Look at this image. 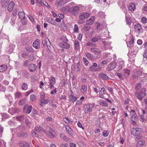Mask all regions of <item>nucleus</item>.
<instances>
[{"mask_svg": "<svg viewBox=\"0 0 147 147\" xmlns=\"http://www.w3.org/2000/svg\"><path fill=\"white\" fill-rule=\"evenodd\" d=\"M10 0H1V4L3 7H5Z\"/></svg>", "mask_w": 147, "mask_h": 147, "instance_id": "28", "label": "nucleus"}, {"mask_svg": "<svg viewBox=\"0 0 147 147\" xmlns=\"http://www.w3.org/2000/svg\"><path fill=\"white\" fill-rule=\"evenodd\" d=\"M126 21L127 24H130L131 23V21L129 18L127 17L126 16Z\"/></svg>", "mask_w": 147, "mask_h": 147, "instance_id": "50", "label": "nucleus"}, {"mask_svg": "<svg viewBox=\"0 0 147 147\" xmlns=\"http://www.w3.org/2000/svg\"><path fill=\"white\" fill-rule=\"evenodd\" d=\"M33 90L32 89L30 90L27 92L25 93V95L26 96H27L29 95L30 93L33 92Z\"/></svg>", "mask_w": 147, "mask_h": 147, "instance_id": "60", "label": "nucleus"}, {"mask_svg": "<svg viewBox=\"0 0 147 147\" xmlns=\"http://www.w3.org/2000/svg\"><path fill=\"white\" fill-rule=\"evenodd\" d=\"M95 17L94 16H91L90 18L86 21V24L88 25H92L94 21Z\"/></svg>", "mask_w": 147, "mask_h": 147, "instance_id": "16", "label": "nucleus"}, {"mask_svg": "<svg viewBox=\"0 0 147 147\" xmlns=\"http://www.w3.org/2000/svg\"><path fill=\"white\" fill-rule=\"evenodd\" d=\"M120 79L123 80V78L122 76V74L120 73H118L116 74Z\"/></svg>", "mask_w": 147, "mask_h": 147, "instance_id": "63", "label": "nucleus"}, {"mask_svg": "<svg viewBox=\"0 0 147 147\" xmlns=\"http://www.w3.org/2000/svg\"><path fill=\"white\" fill-rule=\"evenodd\" d=\"M146 90L144 88H142L139 93H136L135 94L137 97L140 100H142L143 98L146 95Z\"/></svg>", "mask_w": 147, "mask_h": 147, "instance_id": "2", "label": "nucleus"}, {"mask_svg": "<svg viewBox=\"0 0 147 147\" xmlns=\"http://www.w3.org/2000/svg\"><path fill=\"white\" fill-rule=\"evenodd\" d=\"M79 29L77 24L74 25V31L75 32H78Z\"/></svg>", "mask_w": 147, "mask_h": 147, "instance_id": "62", "label": "nucleus"}, {"mask_svg": "<svg viewBox=\"0 0 147 147\" xmlns=\"http://www.w3.org/2000/svg\"><path fill=\"white\" fill-rule=\"evenodd\" d=\"M49 131H44V132L52 138L55 137V134L53 130L51 127H49Z\"/></svg>", "mask_w": 147, "mask_h": 147, "instance_id": "8", "label": "nucleus"}, {"mask_svg": "<svg viewBox=\"0 0 147 147\" xmlns=\"http://www.w3.org/2000/svg\"><path fill=\"white\" fill-rule=\"evenodd\" d=\"M94 106V104H89L86 105H85L84 109L85 113L86 114H87L88 113L91 112L92 111V109Z\"/></svg>", "mask_w": 147, "mask_h": 147, "instance_id": "3", "label": "nucleus"}, {"mask_svg": "<svg viewBox=\"0 0 147 147\" xmlns=\"http://www.w3.org/2000/svg\"><path fill=\"white\" fill-rule=\"evenodd\" d=\"M101 67L100 65H98L96 63H93L92 65L90 67L89 69V71H99L101 69Z\"/></svg>", "mask_w": 147, "mask_h": 147, "instance_id": "1", "label": "nucleus"}, {"mask_svg": "<svg viewBox=\"0 0 147 147\" xmlns=\"http://www.w3.org/2000/svg\"><path fill=\"white\" fill-rule=\"evenodd\" d=\"M80 7L78 6H74L72 7H70L69 9V13L72 14L77 13L79 12Z\"/></svg>", "mask_w": 147, "mask_h": 147, "instance_id": "10", "label": "nucleus"}, {"mask_svg": "<svg viewBox=\"0 0 147 147\" xmlns=\"http://www.w3.org/2000/svg\"><path fill=\"white\" fill-rule=\"evenodd\" d=\"M82 60L85 65L86 66H88L89 63V62L88 60L85 57H84L83 58Z\"/></svg>", "mask_w": 147, "mask_h": 147, "instance_id": "41", "label": "nucleus"}, {"mask_svg": "<svg viewBox=\"0 0 147 147\" xmlns=\"http://www.w3.org/2000/svg\"><path fill=\"white\" fill-rule=\"evenodd\" d=\"M85 55L87 58L89 59L92 60L94 59V56L89 53H86Z\"/></svg>", "mask_w": 147, "mask_h": 147, "instance_id": "31", "label": "nucleus"}, {"mask_svg": "<svg viewBox=\"0 0 147 147\" xmlns=\"http://www.w3.org/2000/svg\"><path fill=\"white\" fill-rule=\"evenodd\" d=\"M117 66V63L115 61H113L110 63L108 65L107 68V70L110 71L114 69Z\"/></svg>", "mask_w": 147, "mask_h": 147, "instance_id": "9", "label": "nucleus"}, {"mask_svg": "<svg viewBox=\"0 0 147 147\" xmlns=\"http://www.w3.org/2000/svg\"><path fill=\"white\" fill-rule=\"evenodd\" d=\"M111 59H110L109 60H107V61L106 60H104L103 61L100 63V64L101 65H104L105 64H106L108 63L109 61H110Z\"/></svg>", "mask_w": 147, "mask_h": 147, "instance_id": "44", "label": "nucleus"}, {"mask_svg": "<svg viewBox=\"0 0 147 147\" xmlns=\"http://www.w3.org/2000/svg\"><path fill=\"white\" fill-rule=\"evenodd\" d=\"M137 115L136 113H134L132 114L131 116V119L132 121L135 122V121L137 119Z\"/></svg>", "mask_w": 147, "mask_h": 147, "instance_id": "35", "label": "nucleus"}, {"mask_svg": "<svg viewBox=\"0 0 147 147\" xmlns=\"http://www.w3.org/2000/svg\"><path fill=\"white\" fill-rule=\"evenodd\" d=\"M135 8V4L133 3H131L128 7V9L131 11H133Z\"/></svg>", "mask_w": 147, "mask_h": 147, "instance_id": "24", "label": "nucleus"}, {"mask_svg": "<svg viewBox=\"0 0 147 147\" xmlns=\"http://www.w3.org/2000/svg\"><path fill=\"white\" fill-rule=\"evenodd\" d=\"M82 28L86 31H88L90 28H91L90 26H88L86 25H84L83 26Z\"/></svg>", "mask_w": 147, "mask_h": 147, "instance_id": "47", "label": "nucleus"}, {"mask_svg": "<svg viewBox=\"0 0 147 147\" xmlns=\"http://www.w3.org/2000/svg\"><path fill=\"white\" fill-rule=\"evenodd\" d=\"M24 115H22L16 117L17 119L20 121H23L24 119Z\"/></svg>", "mask_w": 147, "mask_h": 147, "instance_id": "42", "label": "nucleus"}, {"mask_svg": "<svg viewBox=\"0 0 147 147\" xmlns=\"http://www.w3.org/2000/svg\"><path fill=\"white\" fill-rule=\"evenodd\" d=\"M101 53V51L99 49L96 48V51H95L94 54L99 55H100Z\"/></svg>", "mask_w": 147, "mask_h": 147, "instance_id": "49", "label": "nucleus"}, {"mask_svg": "<svg viewBox=\"0 0 147 147\" xmlns=\"http://www.w3.org/2000/svg\"><path fill=\"white\" fill-rule=\"evenodd\" d=\"M74 49L75 50H78L80 46L79 42L77 40H75L74 41Z\"/></svg>", "mask_w": 147, "mask_h": 147, "instance_id": "32", "label": "nucleus"}, {"mask_svg": "<svg viewBox=\"0 0 147 147\" xmlns=\"http://www.w3.org/2000/svg\"><path fill=\"white\" fill-rule=\"evenodd\" d=\"M134 38H132L130 41L128 43H127L128 47H132L134 46Z\"/></svg>", "mask_w": 147, "mask_h": 147, "instance_id": "27", "label": "nucleus"}, {"mask_svg": "<svg viewBox=\"0 0 147 147\" xmlns=\"http://www.w3.org/2000/svg\"><path fill=\"white\" fill-rule=\"evenodd\" d=\"M32 136L35 138L38 137V134L34 131H32Z\"/></svg>", "mask_w": 147, "mask_h": 147, "instance_id": "58", "label": "nucleus"}, {"mask_svg": "<svg viewBox=\"0 0 147 147\" xmlns=\"http://www.w3.org/2000/svg\"><path fill=\"white\" fill-rule=\"evenodd\" d=\"M103 39H102L101 41L104 45L109 46L111 45V42H107L106 41L103 40Z\"/></svg>", "mask_w": 147, "mask_h": 147, "instance_id": "46", "label": "nucleus"}, {"mask_svg": "<svg viewBox=\"0 0 147 147\" xmlns=\"http://www.w3.org/2000/svg\"><path fill=\"white\" fill-rule=\"evenodd\" d=\"M22 96L21 93L19 92H17L16 93L15 96L17 98H20Z\"/></svg>", "mask_w": 147, "mask_h": 147, "instance_id": "55", "label": "nucleus"}, {"mask_svg": "<svg viewBox=\"0 0 147 147\" xmlns=\"http://www.w3.org/2000/svg\"><path fill=\"white\" fill-rule=\"evenodd\" d=\"M29 70L31 72H33L36 69L37 66L34 63H31L29 66Z\"/></svg>", "mask_w": 147, "mask_h": 147, "instance_id": "12", "label": "nucleus"}, {"mask_svg": "<svg viewBox=\"0 0 147 147\" xmlns=\"http://www.w3.org/2000/svg\"><path fill=\"white\" fill-rule=\"evenodd\" d=\"M109 134V131H108L105 130L102 132V135L105 137H107Z\"/></svg>", "mask_w": 147, "mask_h": 147, "instance_id": "53", "label": "nucleus"}, {"mask_svg": "<svg viewBox=\"0 0 147 147\" xmlns=\"http://www.w3.org/2000/svg\"><path fill=\"white\" fill-rule=\"evenodd\" d=\"M18 16L21 19L26 18L25 13L23 11L19 12L18 13Z\"/></svg>", "mask_w": 147, "mask_h": 147, "instance_id": "34", "label": "nucleus"}, {"mask_svg": "<svg viewBox=\"0 0 147 147\" xmlns=\"http://www.w3.org/2000/svg\"><path fill=\"white\" fill-rule=\"evenodd\" d=\"M123 71L125 75L128 76L129 75L130 72V70L125 69H123Z\"/></svg>", "mask_w": 147, "mask_h": 147, "instance_id": "39", "label": "nucleus"}, {"mask_svg": "<svg viewBox=\"0 0 147 147\" xmlns=\"http://www.w3.org/2000/svg\"><path fill=\"white\" fill-rule=\"evenodd\" d=\"M17 136L21 138H27L28 136V134L27 132H21L18 133Z\"/></svg>", "mask_w": 147, "mask_h": 147, "instance_id": "18", "label": "nucleus"}, {"mask_svg": "<svg viewBox=\"0 0 147 147\" xmlns=\"http://www.w3.org/2000/svg\"><path fill=\"white\" fill-rule=\"evenodd\" d=\"M26 102V100L25 99H23L20 100L19 102V104L20 105H22L24 104H25Z\"/></svg>", "mask_w": 147, "mask_h": 147, "instance_id": "43", "label": "nucleus"}, {"mask_svg": "<svg viewBox=\"0 0 147 147\" xmlns=\"http://www.w3.org/2000/svg\"><path fill=\"white\" fill-rule=\"evenodd\" d=\"M77 100L76 97L73 95H70L69 96V100L70 102H75Z\"/></svg>", "mask_w": 147, "mask_h": 147, "instance_id": "30", "label": "nucleus"}, {"mask_svg": "<svg viewBox=\"0 0 147 147\" xmlns=\"http://www.w3.org/2000/svg\"><path fill=\"white\" fill-rule=\"evenodd\" d=\"M134 29L136 32H137L138 33H142L143 32L142 29L141 25L139 23L136 24L134 26Z\"/></svg>", "mask_w": 147, "mask_h": 147, "instance_id": "11", "label": "nucleus"}, {"mask_svg": "<svg viewBox=\"0 0 147 147\" xmlns=\"http://www.w3.org/2000/svg\"><path fill=\"white\" fill-rule=\"evenodd\" d=\"M57 92V88H55L53 90L51 91V94H55Z\"/></svg>", "mask_w": 147, "mask_h": 147, "instance_id": "64", "label": "nucleus"}, {"mask_svg": "<svg viewBox=\"0 0 147 147\" xmlns=\"http://www.w3.org/2000/svg\"><path fill=\"white\" fill-rule=\"evenodd\" d=\"M32 108V106H31L30 105L28 106L26 111V113H30L31 112Z\"/></svg>", "mask_w": 147, "mask_h": 147, "instance_id": "52", "label": "nucleus"}, {"mask_svg": "<svg viewBox=\"0 0 147 147\" xmlns=\"http://www.w3.org/2000/svg\"><path fill=\"white\" fill-rule=\"evenodd\" d=\"M87 86L85 85H83L82 86L81 91L84 94H86L87 92Z\"/></svg>", "mask_w": 147, "mask_h": 147, "instance_id": "26", "label": "nucleus"}, {"mask_svg": "<svg viewBox=\"0 0 147 147\" xmlns=\"http://www.w3.org/2000/svg\"><path fill=\"white\" fill-rule=\"evenodd\" d=\"M49 84H55L56 83L55 78L53 76L51 77L49 79Z\"/></svg>", "mask_w": 147, "mask_h": 147, "instance_id": "29", "label": "nucleus"}, {"mask_svg": "<svg viewBox=\"0 0 147 147\" xmlns=\"http://www.w3.org/2000/svg\"><path fill=\"white\" fill-rule=\"evenodd\" d=\"M141 21L142 23L145 24L147 23V18L146 17H144L142 18Z\"/></svg>", "mask_w": 147, "mask_h": 147, "instance_id": "45", "label": "nucleus"}, {"mask_svg": "<svg viewBox=\"0 0 147 147\" xmlns=\"http://www.w3.org/2000/svg\"><path fill=\"white\" fill-rule=\"evenodd\" d=\"M141 132V129L139 128H133L131 130V134L134 136H138Z\"/></svg>", "mask_w": 147, "mask_h": 147, "instance_id": "4", "label": "nucleus"}, {"mask_svg": "<svg viewBox=\"0 0 147 147\" xmlns=\"http://www.w3.org/2000/svg\"><path fill=\"white\" fill-rule=\"evenodd\" d=\"M98 76L100 78L105 80H108L109 79L106 74L103 73H99L98 74Z\"/></svg>", "mask_w": 147, "mask_h": 147, "instance_id": "20", "label": "nucleus"}, {"mask_svg": "<svg viewBox=\"0 0 147 147\" xmlns=\"http://www.w3.org/2000/svg\"><path fill=\"white\" fill-rule=\"evenodd\" d=\"M25 120L27 126L29 128H30L31 124L30 122L29 121L28 119H25Z\"/></svg>", "mask_w": 147, "mask_h": 147, "instance_id": "56", "label": "nucleus"}, {"mask_svg": "<svg viewBox=\"0 0 147 147\" xmlns=\"http://www.w3.org/2000/svg\"><path fill=\"white\" fill-rule=\"evenodd\" d=\"M70 7L69 6H66L65 7H62L61 8V10L63 12H65V13H69V9Z\"/></svg>", "mask_w": 147, "mask_h": 147, "instance_id": "25", "label": "nucleus"}, {"mask_svg": "<svg viewBox=\"0 0 147 147\" xmlns=\"http://www.w3.org/2000/svg\"><path fill=\"white\" fill-rule=\"evenodd\" d=\"M30 99L33 101H34L36 100V96L33 94H31L30 96Z\"/></svg>", "mask_w": 147, "mask_h": 147, "instance_id": "51", "label": "nucleus"}, {"mask_svg": "<svg viewBox=\"0 0 147 147\" xmlns=\"http://www.w3.org/2000/svg\"><path fill=\"white\" fill-rule=\"evenodd\" d=\"M29 52H34V50L33 49L32 47L31 46H27L25 48Z\"/></svg>", "mask_w": 147, "mask_h": 147, "instance_id": "38", "label": "nucleus"}, {"mask_svg": "<svg viewBox=\"0 0 147 147\" xmlns=\"http://www.w3.org/2000/svg\"><path fill=\"white\" fill-rule=\"evenodd\" d=\"M15 4L13 1H11L8 5L7 9L9 12H11L14 7Z\"/></svg>", "mask_w": 147, "mask_h": 147, "instance_id": "15", "label": "nucleus"}, {"mask_svg": "<svg viewBox=\"0 0 147 147\" xmlns=\"http://www.w3.org/2000/svg\"><path fill=\"white\" fill-rule=\"evenodd\" d=\"M7 69V66L6 65H0V72L4 71Z\"/></svg>", "mask_w": 147, "mask_h": 147, "instance_id": "33", "label": "nucleus"}, {"mask_svg": "<svg viewBox=\"0 0 147 147\" xmlns=\"http://www.w3.org/2000/svg\"><path fill=\"white\" fill-rule=\"evenodd\" d=\"M145 144L144 141L140 140V141L137 144V146H141Z\"/></svg>", "mask_w": 147, "mask_h": 147, "instance_id": "48", "label": "nucleus"}, {"mask_svg": "<svg viewBox=\"0 0 147 147\" xmlns=\"http://www.w3.org/2000/svg\"><path fill=\"white\" fill-rule=\"evenodd\" d=\"M66 40L65 42H61L59 44V46L61 48L65 49H68L70 47V45L67 43L68 40L65 38Z\"/></svg>", "mask_w": 147, "mask_h": 147, "instance_id": "6", "label": "nucleus"}, {"mask_svg": "<svg viewBox=\"0 0 147 147\" xmlns=\"http://www.w3.org/2000/svg\"><path fill=\"white\" fill-rule=\"evenodd\" d=\"M90 14L88 12H82L80 14L79 16V18L80 20H84L85 19H86L90 16Z\"/></svg>", "mask_w": 147, "mask_h": 147, "instance_id": "5", "label": "nucleus"}, {"mask_svg": "<svg viewBox=\"0 0 147 147\" xmlns=\"http://www.w3.org/2000/svg\"><path fill=\"white\" fill-rule=\"evenodd\" d=\"M100 105L105 107H107L108 105V103L106 101L102 100L100 102Z\"/></svg>", "mask_w": 147, "mask_h": 147, "instance_id": "37", "label": "nucleus"}, {"mask_svg": "<svg viewBox=\"0 0 147 147\" xmlns=\"http://www.w3.org/2000/svg\"><path fill=\"white\" fill-rule=\"evenodd\" d=\"M21 23L23 25H26L27 24V21L26 20V18H22L21 19Z\"/></svg>", "mask_w": 147, "mask_h": 147, "instance_id": "54", "label": "nucleus"}, {"mask_svg": "<svg viewBox=\"0 0 147 147\" xmlns=\"http://www.w3.org/2000/svg\"><path fill=\"white\" fill-rule=\"evenodd\" d=\"M65 127L68 133L71 136H72L74 134L73 130L68 126L65 125Z\"/></svg>", "mask_w": 147, "mask_h": 147, "instance_id": "22", "label": "nucleus"}, {"mask_svg": "<svg viewBox=\"0 0 147 147\" xmlns=\"http://www.w3.org/2000/svg\"><path fill=\"white\" fill-rule=\"evenodd\" d=\"M60 137L61 139H63L64 141H65L67 142H68L70 141V139L67 137L64 134H61Z\"/></svg>", "mask_w": 147, "mask_h": 147, "instance_id": "19", "label": "nucleus"}, {"mask_svg": "<svg viewBox=\"0 0 147 147\" xmlns=\"http://www.w3.org/2000/svg\"><path fill=\"white\" fill-rule=\"evenodd\" d=\"M28 18L32 22H34L35 21L33 17L30 15H28Z\"/></svg>", "mask_w": 147, "mask_h": 147, "instance_id": "57", "label": "nucleus"}, {"mask_svg": "<svg viewBox=\"0 0 147 147\" xmlns=\"http://www.w3.org/2000/svg\"><path fill=\"white\" fill-rule=\"evenodd\" d=\"M33 47L36 49H38L40 47V40L37 39L32 44Z\"/></svg>", "mask_w": 147, "mask_h": 147, "instance_id": "17", "label": "nucleus"}, {"mask_svg": "<svg viewBox=\"0 0 147 147\" xmlns=\"http://www.w3.org/2000/svg\"><path fill=\"white\" fill-rule=\"evenodd\" d=\"M21 87L22 90H26L28 88V85L26 83H24L22 84Z\"/></svg>", "mask_w": 147, "mask_h": 147, "instance_id": "36", "label": "nucleus"}, {"mask_svg": "<svg viewBox=\"0 0 147 147\" xmlns=\"http://www.w3.org/2000/svg\"><path fill=\"white\" fill-rule=\"evenodd\" d=\"M19 145L21 147H29L30 144L24 141H21L19 142L18 143Z\"/></svg>", "mask_w": 147, "mask_h": 147, "instance_id": "13", "label": "nucleus"}, {"mask_svg": "<svg viewBox=\"0 0 147 147\" xmlns=\"http://www.w3.org/2000/svg\"><path fill=\"white\" fill-rule=\"evenodd\" d=\"M142 74V72H141L140 71L136 72L133 73L132 74V78H133V79H132L134 80L138 78L139 75H142L141 74Z\"/></svg>", "mask_w": 147, "mask_h": 147, "instance_id": "21", "label": "nucleus"}, {"mask_svg": "<svg viewBox=\"0 0 147 147\" xmlns=\"http://www.w3.org/2000/svg\"><path fill=\"white\" fill-rule=\"evenodd\" d=\"M99 39L96 37H93L91 39V41L94 42H96L99 40Z\"/></svg>", "mask_w": 147, "mask_h": 147, "instance_id": "59", "label": "nucleus"}, {"mask_svg": "<svg viewBox=\"0 0 147 147\" xmlns=\"http://www.w3.org/2000/svg\"><path fill=\"white\" fill-rule=\"evenodd\" d=\"M20 110L17 108H10L9 110V112L11 115L14 113H18L19 112Z\"/></svg>", "mask_w": 147, "mask_h": 147, "instance_id": "14", "label": "nucleus"}, {"mask_svg": "<svg viewBox=\"0 0 147 147\" xmlns=\"http://www.w3.org/2000/svg\"><path fill=\"white\" fill-rule=\"evenodd\" d=\"M99 97L102 98H104L105 97H106V96H107V94H106V93H99Z\"/></svg>", "mask_w": 147, "mask_h": 147, "instance_id": "40", "label": "nucleus"}, {"mask_svg": "<svg viewBox=\"0 0 147 147\" xmlns=\"http://www.w3.org/2000/svg\"><path fill=\"white\" fill-rule=\"evenodd\" d=\"M141 86V84L140 83H138L136 85L135 88L136 90H138L140 88Z\"/></svg>", "mask_w": 147, "mask_h": 147, "instance_id": "61", "label": "nucleus"}, {"mask_svg": "<svg viewBox=\"0 0 147 147\" xmlns=\"http://www.w3.org/2000/svg\"><path fill=\"white\" fill-rule=\"evenodd\" d=\"M34 129L38 133H40L42 131L44 132V131L45 130L40 125L36 126L35 127Z\"/></svg>", "mask_w": 147, "mask_h": 147, "instance_id": "23", "label": "nucleus"}, {"mask_svg": "<svg viewBox=\"0 0 147 147\" xmlns=\"http://www.w3.org/2000/svg\"><path fill=\"white\" fill-rule=\"evenodd\" d=\"M69 1L68 0H57L55 2V4L58 7L66 4Z\"/></svg>", "mask_w": 147, "mask_h": 147, "instance_id": "7", "label": "nucleus"}]
</instances>
